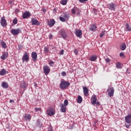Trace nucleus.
<instances>
[{
	"label": "nucleus",
	"mask_w": 131,
	"mask_h": 131,
	"mask_svg": "<svg viewBox=\"0 0 131 131\" xmlns=\"http://www.w3.org/2000/svg\"><path fill=\"white\" fill-rule=\"evenodd\" d=\"M70 85V82L64 79L60 80V88L62 90H66Z\"/></svg>",
	"instance_id": "obj_1"
},
{
	"label": "nucleus",
	"mask_w": 131,
	"mask_h": 131,
	"mask_svg": "<svg viewBox=\"0 0 131 131\" xmlns=\"http://www.w3.org/2000/svg\"><path fill=\"white\" fill-rule=\"evenodd\" d=\"M43 71L45 75H48V74L51 72V69L49 66L46 65L43 67Z\"/></svg>",
	"instance_id": "obj_2"
},
{
	"label": "nucleus",
	"mask_w": 131,
	"mask_h": 131,
	"mask_svg": "<svg viewBox=\"0 0 131 131\" xmlns=\"http://www.w3.org/2000/svg\"><path fill=\"white\" fill-rule=\"evenodd\" d=\"M114 92H115L114 88L113 87L109 88L107 90L108 96H110V97H113V96H114Z\"/></svg>",
	"instance_id": "obj_3"
},
{
	"label": "nucleus",
	"mask_w": 131,
	"mask_h": 131,
	"mask_svg": "<svg viewBox=\"0 0 131 131\" xmlns=\"http://www.w3.org/2000/svg\"><path fill=\"white\" fill-rule=\"evenodd\" d=\"M47 114L48 116H53L55 114V110L52 107H49L47 111Z\"/></svg>",
	"instance_id": "obj_4"
},
{
	"label": "nucleus",
	"mask_w": 131,
	"mask_h": 131,
	"mask_svg": "<svg viewBox=\"0 0 131 131\" xmlns=\"http://www.w3.org/2000/svg\"><path fill=\"white\" fill-rule=\"evenodd\" d=\"M20 32H21V29L19 28L13 29L11 30V33H12L13 35H17Z\"/></svg>",
	"instance_id": "obj_5"
},
{
	"label": "nucleus",
	"mask_w": 131,
	"mask_h": 131,
	"mask_svg": "<svg viewBox=\"0 0 131 131\" xmlns=\"http://www.w3.org/2000/svg\"><path fill=\"white\" fill-rule=\"evenodd\" d=\"M23 62H28L29 61V55L27 52H25L22 57Z\"/></svg>",
	"instance_id": "obj_6"
},
{
	"label": "nucleus",
	"mask_w": 131,
	"mask_h": 131,
	"mask_svg": "<svg viewBox=\"0 0 131 131\" xmlns=\"http://www.w3.org/2000/svg\"><path fill=\"white\" fill-rule=\"evenodd\" d=\"M59 33L60 35V36L62 37V38H66V37H67V34L66 33V32H65V30L63 29L60 30Z\"/></svg>",
	"instance_id": "obj_7"
},
{
	"label": "nucleus",
	"mask_w": 131,
	"mask_h": 131,
	"mask_svg": "<svg viewBox=\"0 0 131 131\" xmlns=\"http://www.w3.org/2000/svg\"><path fill=\"white\" fill-rule=\"evenodd\" d=\"M1 26L2 27H7V20H6V18H5V16H3V17L1 18Z\"/></svg>",
	"instance_id": "obj_8"
},
{
	"label": "nucleus",
	"mask_w": 131,
	"mask_h": 131,
	"mask_svg": "<svg viewBox=\"0 0 131 131\" xmlns=\"http://www.w3.org/2000/svg\"><path fill=\"white\" fill-rule=\"evenodd\" d=\"M31 22L32 23V25H36L37 26H38L39 25H40V23H39V21L37 19L34 18H31Z\"/></svg>",
	"instance_id": "obj_9"
},
{
	"label": "nucleus",
	"mask_w": 131,
	"mask_h": 131,
	"mask_svg": "<svg viewBox=\"0 0 131 131\" xmlns=\"http://www.w3.org/2000/svg\"><path fill=\"white\" fill-rule=\"evenodd\" d=\"M115 7H116V5L112 3L107 5L108 9L111 10V11H114Z\"/></svg>",
	"instance_id": "obj_10"
},
{
	"label": "nucleus",
	"mask_w": 131,
	"mask_h": 131,
	"mask_svg": "<svg viewBox=\"0 0 131 131\" xmlns=\"http://www.w3.org/2000/svg\"><path fill=\"white\" fill-rule=\"evenodd\" d=\"M31 57L33 61L35 62L37 60V53L35 52H32Z\"/></svg>",
	"instance_id": "obj_11"
},
{
	"label": "nucleus",
	"mask_w": 131,
	"mask_h": 131,
	"mask_svg": "<svg viewBox=\"0 0 131 131\" xmlns=\"http://www.w3.org/2000/svg\"><path fill=\"white\" fill-rule=\"evenodd\" d=\"M55 23H56V21L54 19H50L48 21V25L49 26V27H53V26L55 25Z\"/></svg>",
	"instance_id": "obj_12"
},
{
	"label": "nucleus",
	"mask_w": 131,
	"mask_h": 131,
	"mask_svg": "<svg viewBox=\"0 0 131 131\" xmlns=\"http://www.w3.org/2000/svg\"><path fill=\"white\" fill-rule=\"evenodd\" d=\"M97 103V96L96 95H93L91 98V104L92 105H96Z\"/></svg>",
	"instance_id": "obj_13"
},
{
	"label": "nucleus",
	"mask_w": 131,
	"mask_h": 131,
	"mask_svg": "<svg viewBox=\"0 0 131 131\" xmlns=\"http://www.w3.org/2000/svg\"><path fill=\"white\" fill-rule=\"evenodd\" d=\"M125 122L128 123V124H130L131 123V115L126 116L125 117Z\"/></svg>",
	"instance_id": "obj_14"
},
{
	"label": "nucleus",
	"mask_w": 131,
	"mask_h": 131,
	"mask_svg": "<svg viewBox=\"0 0 131 131\" xmlns=\"http://www.w3.org/2000/svg\"><path fill=\"white\" fill-rule=\"evenodd\" d=\"M8 57H9V53H8L7 52H3L2 54V56L1 57V59L2 60H6V59H7Z\"/></svg>",
	"instance_id": "obj_15"
},
{
	"label": "nucleus",
	"mask_w": 131,
	"mask_h": 131,
	"mask_svg": "<svg viewBox=\"0 0 131 131\" xmlns=\"http://www.w3.org/2000/svg\"><path fill=\"white\" fill-rule=\"evenodd\" d=\"M83 92L84 96L88 97L89 96V89L86 86H83Z\"/></svg>",
	"instance_id": "obj_16"
},
{
	"label": "nucleus",
	"mask_w": 131,
	"mask_h": 131,
	"mask_svg": "<svg viewBox=\"0 0 131 131\" xmlns=\"http://www.w3.org/2000/svg\"><path fill=\"white\" fill-rule=\"evenodd\" d=\"M31 16V14L29 11H26L23 14V18L26 19L28 17H30Z\"/></svg>",
	"instance_id": "obj_17"
},
{
	"label": "nucleus",
	"mask_w": 131,
	"mask_h": 131,
	"mask_svg": "<svg viewBox=\"0 0 131 131\" xmlns=\"http://www.w3.org/2000/svg\"><path fill=\"white\" fill-rule=\"evenodd\" d=\"M75 34L77 37L81 38V35H82V32L80 30H76L75 32Z\"/></svg>",
	"instance_id": "obj_18"
},
{
	"label": "nucleus",
	"mask_w": 131,
	"mask_h": 131,
	"mask_svg": "<svg viewBox=\"0 0 131 131\" xmlns=\"http://www.w3.org/2000/svg\"><path fill=\"white\" fill-rule=\"evenodd\" d=\"M60 111L61 112H63V113H65V112H66V106L64 105L63 103H60Z\"/></svg>",
	"instance_id": "obj_19"
},
{
	"label": "nucleus",
	"mask_w": 131,
	"mask_h": 131,
	"mask_svg": "<svg viewBox=\"0 0 131 131\" xmlns=\"http://www.w3.org/2000/svg\"><path fill=\"white\" fill-rule=\"evenodd\" d=\"M24 118L25 120H26V121H30L31 120V116L30 115V114H26L24 116Z\"/></svg>",
	"instance_id": "obj_20"
},
{
	"label": "nucleus",
	"mask_w": 131,
	"mask_h": 131,
	"mask_svg": "<svg viewBox=\"0 0 131 131\" xmlns=\"http://www.w3.org/2000/svg\"><path fill=\"white\" fill-rule=\"evenodd\" d=\"M8 73V71H6L5 69H3L2 70L0 71V75L1 76H4L6 75Z\"/></svg>",
	"instance_id": "obj_21"
},
{
	"label": "nucleus",
	"mask_w": 131,
	"mask_h": 131,
	"mask_svg": "<svg viewBox=\"0 0 131 131\" xmlns=\"http://www.w3.org/2000/svg\"><path fill=\"white\" fill-rule=\"evenodd\" d=\"M97 29V25H91L90 28L91 31H95Z\"/></svg>",
	"instance_id": "obj_22"
},
{
	"label": "nucleus",
	"mask_w": 131,
	"mask_h": 131,
	"mask_svg": "<svg viewBox=\"0 0 131 131\" xmlns=\"http://www.w3.org/2000/svg\"><path fill=\"white\" fill-rule=\"evenodd\" d=\"M1 46L4 49H7V48H8L7 43H6V42L3 40H1Z\"/></svg>",
	"instance_id": "obj_23"
},
{
	"label": "nucleus",
	"mask_w": 131,
	"mask_h": 131,
	"mask_svg": "<svg viewBox=\"0 0 131 131\" xmlns=\"http://www.w3.org/2000/svg\"><path fill=\"white\" fill-rule=\"evenodd\" d=\"M2 86L3 88V89H8V88H9V85L8 84L7 82H3Z\"/></svg>",
	"instance_id": "obj_24"
},
{
	"label": "nucleus",
	"mask_w": 131,
	"mask_h": 131,
	"mask_svg": "<svg viewBox=\"0 0 131 131\" xmlns=\"http://www.w3.org/2000/svg\"><path fill=\"white\" fill-rule=\"evenodd\" d=\"M98 57L97 55L91 56L90 58V61H95L97 60Z\"/></svg>",
	"instance_id": "obj_25"
},
{
	"label": "nucleus",
	"mask_w": 131,
	"mask_h": 131,
	"mask_svg": "<svg viewBox=\"0 0 131 131\" xmlns=\"http://www.w3.org/2000/svg\"><path fill=\"white\" fill-rule=\"evenodd\" d=\"M126 49V45H125V43H123L121 44V46H120V50L121 51H124Z\"/></svg>",
	"instance_id": "obj_26"
},
{
	"label": "nucleus",
	"mask_w": 131,
	"mask_h": 131,
	"mask_svg": "<svg viewBox=\"0 0 131 131\" xmlns=\"http://www.w3.org/2000/svg\"><path fill=\"white\" fill-rule=\"evenodd\" d=\"M77 10H78V8L74 7V8L71 10L72 14H73V15H75Z\"/></svg>",
	"instance_id": "obj_27"
},
{
	"label": "nucleus",
	"mask_w": 131,
	"mask_h": 131,
	"mask_svg": "<svg viewBox=\"0 0 131 131\" xmlns=\"http://www.w3.org/2000/svg\"><path fill=\"white\" fill-rule=\"evenodd\" d=\"M116 66L118 69H121L122 68L121 63H120V62H117L116 64Z\"/></svg>",
	"instance_id": "obj_28"
},
{
	"label": "nucleus",
	"mask_w": 131,
	"mask_h": 131,
	"mask_svg": "<svg viewBox=\"0 0 131 131\" xmlns=\"http://www.w3.org/2000/svg\"><path fill=\"white\" fill-rule=\"evenodd\" d=\"M82 102V97L80 96V95L78 96V98H77V103H79L80 104Z\"/></svg>",
	"instance_id": "obj_29"
},
{
	"label": "nucleus",
	"mask_w": 131,
	"mask_h": 131,
	"mask_svg": "<svg viewBox=\"0 0 131 131\" xmlns=\"http://www.w3.org/2000/svg\"><path fill=\"white\" fill-rule=\"evenodd\" d=\"M60 4L62 5V6H66V5H67V0H61Z\"/></svg>",
	"instance_id": "obj_30"
},
{
	"label": "nucleus",
	"mask_w": 131,
	"mask_h": 131,
	"mask_svg": "<svg viewBox=\"0 0 131 131\" xmlns=\"http://www.w3.org/2000/svg\"><path fill=\"white\" fill-rule=\"evenodd\" d=\"M126 31H130V26L128 24H126L125 25Z\"/></svg>",
	"instance_id": "obj_31"
},
{
	"label": "nucleus",
	"mask_w": 131,
	"mask_h": 131,
	"mask_svg": "<svg viewBox=\"0 0 131 131\" xmlns=\"http://www.w3.org/2000/svg\"><path fill=\"white\" fill-rule=\"evenodd\" d=\"M36 125H37V126H38L39 127H40V126H41V122H40V120L39 119L37 120L36 121Z\"/></svg>",
	"instance_id": "obj_32"
},
{
	"label": "nucleus",
	"mask_w": 131,
	"mask_h": 131,
	"mask_svg": "<svg viewBox=\"0 0 131 131\" xmlns=\"http://www.w3.org/2000/svg\"><path fill=\"white\" fill-rule=\"evenodd\" d=\"M62 17H63L64 19H69V15L66 13L62 14Z\"/></svg>",
	"instance_id": "obj_33"
},
{
	"label": "nucleus",
	"mask_w": 131,
	"mask_h": 131,
	"mask_svg": "<svg viewBox=\"0 0 131 131\" xmlns=\"http://www.w3.org/2000/svg\"><path fill=\"white\" fill-rule=\"evenodd\" d=\"M50 66L51 67H53L54 65H55V62H54L53 60H51L49 63Z\"/></svg>",
	"instance_id": "obj_34"
},
{
	"label": "nucleus",
	"mask_w": 131,
	"mask_h": 131,
	"mask_svg": "<svg viewBox=\"0 0 131 131\" xmlns=\"http://www.w3.org/2000/svg\"><path fill=\"white\" fill-rule=\"evenodd\" d=\"M21 86H22V88H27V83L25 82H23V83H21Z\"/></svg>",
	"instance_id": "obj_35"
},
{
	"label": "nucleus",
	"mask_w": 131,
	"mask_h": 131,
	"mask_svg": "<svg viewBox=\"0 0 131 131\" xmlns=\"http://www.w3.org/2000/svg\"><path fill=\"white\" fill-rule=\"evenodd\" d=\"M44 52L46 54H48V53H49V47H45Z\"/></svg>",
	"instance_id": "obj_36"
},
{
	"label": "nucleus",
	"mask_w": 131,
	"mask_h": 131,
	"mask_svg": "<svg viewBox=\"0 0 131 131\" xmlns=\"http://www.w3.org/2000/svg\"><path fill=\"white\" fill-rule=\"evenodd\" d=\"M63 106H68V100L67 99H66L64 101V104H63Z\"/></svg>",
	"instance_id": "obj_37"
},
{
	"label": "nucleus",
	"mask_w": 131,
	"mask_h": 131,
	"mask_svg": "<svg viewBox=\"0 0 131 131\" xmlns=\"http://www.w3.org/2000/svg\"><path fill=\"white\" fill-rule=\"evenodd\" d=\"M13 24H14L15 25H16V24H17V23H18V20L17 19V18H15L13 20Z\"/></svg>",
	"instance_id": "obj_38"
},
{
	"label": "nucleus",
	"mask_w": 131,
	"mask_h": 131,
	"mask_svg": "<svg viewBox=\"0 0 131 131\" xmlns=\"http://www.w3.org/2000/svg\"><path fill=\"white\" fill-rule=\"evenodd\" d=\"M105 31H103L100 34V37H103L104 36V35H105Z\"/></svg>",
	"instance_id": "obj_39"
},
{
	"label": "nucleus",
	"mask_w": 131,
	"mask_h": 131,
	"mask_svg": "<svg viewBox=\"0 0 131 131\" xmlns=\"http://www.w3.org/2000/svg\"><path fill=\"white\" fill-rule=\"evenodd\" d=\"M105 61L106 63H109L111 62L110 58H105Z\"/></svg>",
	"instance_id": "obj_40"
},
{
	"label": "nucleus",
	"mask_w": 131,
	"mask_h": 131,
	"mask_svg": "<svg viewBox=\"0 0 131 131\" xmlns=\"http://www.w3.org/2000/svg\"><path fill=\"white\" fill-rule=\"evenodd\" d=\"M59 20H60L61 21V22H65V21H66L64 17H61V16L59 17Z\"/></svg>",
	"instance_id": "obj_41"
},
{
	"label": "nucleus",
	"mask_w": 131,
	"mask_h": 131,
	"mask_svg": "<svg viewBox=\"0 0 131 131\" xmlns=\"http://www.w3.org/2000/svg\"><path fill=\"white\" fill-rule=\"evenodd\" d=\"M48 131H53V127H52V126H50Z\"/></svg>",
	"instance_id": "obj_42"
},
{
	"label": "nucleus",
	"mask_w": 131,
	"mask_h": 131,
	"mask_svg": "<svg viewBox=\"0 0 131 131\" xmlns=\"http://www.w3.org/2000/svg\"><path fill=\"white\" fill-rule=\"evenodd\" d=\"M74 53L75 55H78V51H77V49L74 50Z\"/></svg>",
	"instance_id": "obj_43"
},
{
	"label": "nucleus",
	"mask_w": 131,
	"mask_h": 131,
	"mask_svg": "<svg viewBox=\"0 0 131 131\" xmlns=\"http://www.w3.org/2000/svg\"><path fill=\"white\" fill-rule=\"evenodd\" d=\"M61 75H62V76H66V72H62L61 73Z\"/></svg>",
	"instance_id": "obj_44"
},
{
	"label": "nucleus",
	"mask_w": 131,
	"mask_h": 131,
	"mask_svg": "<svg viewBox=\"0 0 131 131\" xmlns=\"http://www.w3.org/2000/svg\"><path fill=\"white\" fill-rule=\"evenodd\" d=\"M39 110H40V108H38V107L35 108V111H36V112H37V111H39Z\"/></svg>",
	"instance_id": "obj_45"
},
{
	"label": "nucleus",
	"mask_w": 131,
	"mask_h": 131,
	"mask_svg": "<svg viewBox=\"0 0 131 131\" xmlns=\"http://www.w3.org/2000/svg\"><path fill=\"white\" fill-rule=\"evenodd\" d=\"M64 54V50H61L60 52V55H63Z\"/></svg>",
	"instance_id": "obj_46"
},
{
	"label": "nucleus",
	"mask_w": 131,
	"mask_h": 131,
	"mask_svg": "<svg viewBox=\"0 0 131 131\" xmlns=\"http://www.w3.org/2000/svg\"><path fill=\"white\" fill-rule=\"evenodd\" d=\"M80 3H85V2H88V0H79Z\"/></svg>",
	"instance_id": "obj_47"
},
{
	"label": "nucleus",
	"mask_w": 131,
	"mask_h": 131,
	"mask_svg": "<svg viewBox=\"0 0 131 131\" xmlns=\"http://www.w3.org/2000/svg\"><path fill=\"white\" fill-rule=\"evenodd\" d=\"M120 57H124V54L123 53H120Z\"/></svg>",
	"instance_id": "obj_48"
},
{
	"label": "nucleus",
	"mask_w": 131,
	"mask_h": 131,
	"mask_svg": "<svg viewBox=\"0 0 131 131\" xmlns=\"http://www.w3.org/2000/svg\"><path fill=\"white\" fill-rule=\"evenodd\" d=\"M125 126L126 127V128H129V126H130V125H126V124H125Z\"/></svg>",
	"instance_id": "obj_49"
},
{
	"label": "nucleus",
	"mask_w": 131,
	"mask_h": 131,
	"mask_svg": "<svg viewBox=\"0 0 131 131\" xmlns=\"http://www.w3.org/2000/svg\"><path fill=\"white\" fill-rule=\"evenodd\" d=\"M53 38V35L50 34V35H49V38L51 39V38Z\"/></svg>",
	"instance_id": "obj_50"
},
{
	"label": "nucleus",
	"mask_w": 131,
	"mask_h": 131,
	"mask_svg": "<svg viewBox=\"0 0 131 131\" xmlns=\"http://www.w3.org/2000/svg\"><path fill=\"white\" fill-rule=\"evenodd\" d=\"M14 100H13V99H11V100H10V103H14Z\"/></svg>",
	"instance_id": "obj_51"
},
{
	"label": "nucleus",
	"mask_w": 131,
	"mask_h": 131,
	"mask_svg": "<svg viewBox=\"0 0 131 131\" xmlns=\"http://www.w3.org/2000/svg\"><path fill=\"white\" fill-rule=\"evenodd\" d=\"M96 105H97V106L100 105V102H96Z\"/></svg>",
	"instance_id": "obj_52"
},
{
	"label": "nucleus",
	"mask_w": 131,
	"mask_h": 131,
	"mask_svg": "<svg viewBox=\"0 0 131 131\" xmlns=\"http://www.w3.org/2000/svg\"><path fill=\"white\" fill-rule=\"evenodd\" d=\"M47 10L46 9H43L42 10V12L43 13H45V12Z\"/></svg>",
	"instance_id": "obj_53"
},
{
	"label": "nucleus",
	"mask_w": 131,
	"mask_h": 131,
	"mask_svg": "<svg viewBox=\"0 0 131 131\" xmlns=\"http://www.w3.org/2000/svg\"><path fill=\"white\" fill-rule=\"evenodd\" d=\"M56 9L54 8V10H53V12H54V13H56Z\"/></svg>",
	"instance_id": "obj_54"
},
{
	"label": "nucleus",
	"mask_w": 131,
	"mask_h": 131,
	"mask_svg": "<svg viewBox=\"0 0 131 131\" xmlns=\"http://www.w3.org/2000/svg\"><path fill=\"white\" fill-rule=\"evenodd\" d=\"M37 85V84H36V83H34V86H36Z\"/></svg>",
	"instance_id": "obj_55"
},
{
	"label": "nucleus",
	"mask_w": 131,
	"mask_h": 131,
	"mask_svg": "<svg viewBox=\"0 0 131 131\" xmlns=\"http://www.w3.org/2000/svg\"><path fill=\"white\" fill-rule=\"evenodd\" d=\"M1 42H2V40H0V47H1Z\"/></svg>",
	"instance_id": "obj_56"
},
{
	"label": "nucleus",
	"mask_w": 131,
	"mask_h": 131,
	"mask_svg": "<svg viewBox=\"0 0 131 131\" xmlns=\"http://www.w3.org/2000/svg\"><path fill=\"white\" fill-rule=\"evenodd\" d=\"M79 11V8H78V10H76V11Z\"/></svg>",
	"instance_id": "obj_57"
},
{
	"label": "nucleus",
	"mask_w": 131,
	"mask_h": 131,
	"mask_svg": "<svg viewBox=\"0 0 131 131\" xmlns=\"http://www.w3.org/2000/svg\"><path fill=\"white\" fill-rule=\"evenodd\" d=\"M77 14H78V15H80V13L78 12Z\"/></svg>",
	"instance_id": "obj_58"
},
{
	"label": "nucleus",
	"mask_w": 131,
	"mask_h": 131,
	"mask_svg": "<svg viewBox=\"0 0 131 131\" xmlns=\"http://www.w3.org/2000/svg\"><path fill=\"white\" fill-rule=\"evenodd\" d=\"M1 92H0V96H1Z\"/></svg>",
	"instance_id": "obj_59"
}]
</instances>
